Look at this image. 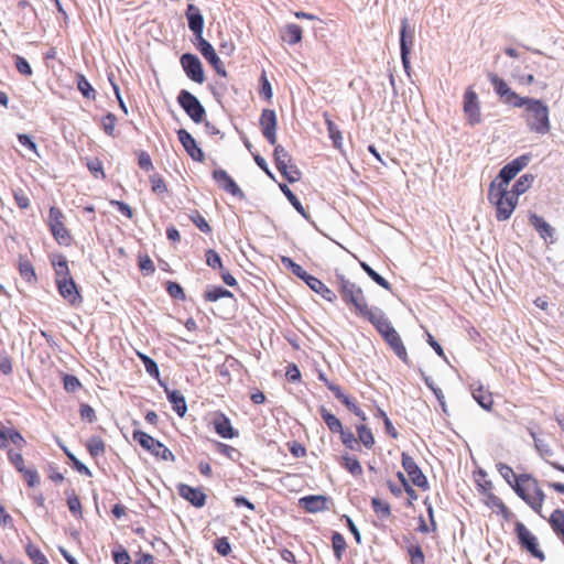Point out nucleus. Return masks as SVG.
<instances>
[{
  "instance_id": "nucleus-45",
  "label": "nucleus",
  "mask_w": 564,
  "mask_h": 564,
  "mask_svg": "<svg viewBox=\"0 0 564 564\" xmlns=\"http://www.w3.org/2000/svg\"><path fill=\"white\" fill-rule=\"evenodd\" d=\"M371 506L373 511L381 518L387 519L391 516L390 505L379 498H372Z\"/></svg>"
},
{
  "instance_id": "nucleus-32",
  "label": "nucleus",
  "mask_w": 564,
  "mask_h": 564,
  "mask_svg": "<svg viewBox=\"0 0 564 564\" xmlns=\"http://www.w3.org/2000/svg\"><path fill=\"white\" fill-rule=\"evenodd\" d=\"M528 432L534 441V447L538 453L550 464L551 462H549L546 458L553 456L551 446L544 440L538 437L536 433L531 427L528 429Z\"/></svg>"
},
{
  "instance_id": "nucleus-5",
  "label": "nucleus",
  "mask_w": 564,
  "mask_h": 564,
  "mask_svg": "<svg viewBox=\"0 0 564 564\" xmlns=\"http://www.w3.org/2000/svg\"><path fill=\"white\" fill-rule=\"evenodd\" d=\"M488 199L496 207L497 219L505 221L511 217L519 198L508 188L500 189L489 186Z\"/></svg>"
},
{
  "instance_id": "nucleus-58",
  "label": "nucleus",
  "mask_w": 564,
  "mask_h": 564,
  "mask_svg": "<svg viewBox=\"0 0 564 564\" xmlns=\"http://www.w3.org/2000/svg\"><path fill=\"white\" fill-rule=\"evenodd\" d=\"M139 268L147 275H150V274L154 273V271H155L154 263H153V261L150 259V257L148 254L139 257Z\"/></svg>"
},
{
  "instance_id": "nucleus-23",
  "label": "nucleus",
  "mask_w": 564,
  "mask_h": 564,
  "mask_svg": "<svg viewBox=\"0 0 564 564\" xmlns=\"http://www.w3.org/2000/svg\"><path fill=\"white\" fill-rule=\"evenodd\" d=\"M58 292L70 305L82 302V296L73 278L59 279L56 281Z\"/></svg>"
},
{
  "instance_id": "nucleus-12",
  "label": "nucleus",
  "mask_w": 564,
  "mask_h": 564,
  "mask_svg": "<svg viewBox=\"0 0 564 564\" xmlns=\"http://www.w3.org/2000/svg\"><path fill=\"white\" fill-rule=\"evenodd\" d=\"M183 70L186 76L197 83L203 84L205 80V74L200 59L192 53H184L180 58Z\"/></svg>"
},
{
  "instance_id": "nucleus-14",
  "label": "nucleus",
  "mask_w": 564,
  "mask_h": 564,
  "mask_svg": "<svg viewBox=\"0 0 564 564\" xmlns=\"http://www.w3.org/2000/svg\"><path fill=\"white\" fill-rule=\"evenodd\" d=\"M402 467L409 475L412 484L423 490L429 489V481L421 468L417 466L413 457L406 453H402Z\"/></svg>"
},
{
  "instance_id": "nucleus-61",
  "label": "nucleus",
  "mask_w": 564,
  "mask_h": 564,
  "mask_svg": "<svg viewBox=\"0 0 564 564\" xmlns=\"http://www.w3.org/2000/svg\"><path fill=\"white\" fill-rule=\"evenodd\" d=\"M10 463L17 468L19 473L24 471V459L20 453H14L12 449L8 452Z\"/></svg>"
},
{
  "instance_id": "nucleus-26",
  "label": "nucleus",
  "mask_w": 564,
  "mask_h": 564,
  "mask_svg": "<svg viewBox=\"0 0 564 564\" xmlns=\"http://www.w3.org/2000/svg\"><path fill=\"white\" fill-rule=\"evenodd\" d=\"M383 339L403 362H409V356L405 346L403 345V341L395 329L388 334Z\"/></svg>"
},
{
  "instance_id": "nucleus-22",
  "label": "nucleus",
  "mask_w": 564,
  "mask_h": 564,
  "mask_svg": "<svg viewBox=\"0 0 564 564\" xmlns=\"http://www.w3.org/2000/svg\"><path fill=\"white\" fill-rule=\"evenodd\" d=\"M177 137L183 148L187 152V154L197 162H203L205 159V154L202 149L197 145L195 139L192 134L185 129H180L177 131Z\"/></svg>"
},
{
  "instance_id": "nucleus-27",
  "label": "nucleus",
  "mask_w": 564,
  "mask_h": 564,
  "mask_svg": "<svg viewBox=\"0 0 564 564\" xmlns=\"http://www.w3.org/2000/svg\"><path fill=\"white\" fill-rule=\"evenodd\" d=\"M529 221L534 227V229L539 232L541 238H543L544 240L551 239L553 241L555 230L541 216H539L536 214H531L529 217Z\"/></svg>"
},
{
  "instance_id": "nucleus-62",
  "label": "nucleus",
  "mask_w": 564,
  "mask_h": 564,
  "mask_svg": "<svg viewBox=\"0 0 564 564\" xmlns=\"http://www.w3.org/2000/svg\"><path fill=\"white\" fill-rule=\"evenodd\" d=\"M215 549L223 556H227L231 552V545H230L228 539L225 536L218 538L215 541Z\"/></svg>"
},
{
  "instance_id": "nucleus-47",
  "label": "nucleus",
  "mask_w": 564,
  "mask_h": 564,
  "mask_svg": "<svg viewBox=\"0 0 564 564\" xmlns=\"http://www.w3.org/2000/svg\"><path fill=\"white\" fill-rule=\"evenodd\" d=\"M77 88L85 98L95 99V90L90 83L83 75L77 76Z\"/></svg>"
},
{
  "instance_id": "nucleus-4",
  "label": "nucleus",
  "mask_w": 564,
  "mask_h": 564,
  "mask_svg": "<svg viewBox=\"0 0 564 564\" xmlns=\"http://www.w3.org/2000/svg\"><path fill=\"white\" fill-rule=\"evenodd\" d=\"M336 278L341 300L347 305L354 306L360 316L364 315L370 307L367 304V300L361 288L346 279L343 274H337Z\"/></svg>"
},
{
  "instance_id": "nucleus-54",
  "label": "nucleus",
  "mask_w": 564,
  "mask_h": 564,
  "mask_svg": "<svg viewBox=\"0 0 564 564\" xmlns=\"http://www.w3.org/2000/svg\"><path fill=\"white\" fill-rule=\"evenodd\" d=\"M341 402L351 411L355 415L359 416L362 421L367 420L366 413L357 405V403L349 397L345 395Z\"/></svg>"
},
{
  "instance_id": "nucleus-43",
  "label": "nucleus",
  "mask_w": 564,
  "mask_h": 564,
  "mask_svg": "<svg viewBox=\"0 0 564 564\" xmlns=\"http://www.w3.org/2000/svg\"><path fill=\"white\" fill-rule=\"evenodd\" d=\"M358 442H361L365 447L371 448L375 445V437L370 429L366 425H357Z\"/></svg>"
},
{
  "instance_id": "nucleus-44",
  "label": "nucleus",
  "mask_w": 564,
  "mask_h": 564,
  "mask_svg": "<svg viewBox=\"0 0 564 564\" xmlns=\"http://www.w3.org/2000/svg\"><path fill=\"white\" fill-rule=\"evenodd\" d=\"M55 269L56 281L59 279L72 278L67 265V260L64 256H59L57 261L53 262Z\"/></svg>"
},
{
  "instance_id": "nucleus-20",
  "label": "nucleus",
  "mask_w": 564,
  "mask_h": 564,
  "mask_svg": "<svg viewBox=\"0 0 564 564\" xmlns=\"http://www.w3.org/2000/svg\"><path fill=\"white\" fill-rule=\"evenodd\" d=\"M186 19L189 30L194 33L196 41L199 42L203 37L204 31V17L198 7L188 4L186 9Z\"/></svg>"
},
{
  "instance_id": "nucleus-64",
  "label": "nucleus",
  "mask_w": 564,
  "mask_h": 564,
  "mask_svg": "<svg viewBox=\"0 0 564 564\" xmlns=\"http://www.w3.org/2000/svg\"><path fill=\"white\" fill-rule=\"evenodd\" d=\"M67 506L74 516H82V505L78 497L73 492L67 498Z\"/></svg>"
},
{
  "instance_id": "nucleus-1",
  "label": "nucleus",
  "mask_w": 564,
  "mask_h": 564,
  "mask_svg": "<svg viewBox=\"0 0 564 564\" xmlns=\"http://www.w3.org/2000/svg\"><path fill=\"white\" fill-rule=\"evenodd\" d=\"M525 108L523 116L528 128L538 133L546 134L551 129L549 107L540 99L523 97L516 108Z\"/></svg>"
},
{
  "instance_id": "nucleus-15",
  "label": "nucleus",
  "mask_w": 564,
  "mask_h": 564,
  "mask_svg": "<svg viewBox=\"0 0 564 564\" xmlns=\"http://www.w3.org/2000/svg\"><path fill=\"white\" fill-rule=\"evenodd\" d=\"M361 316L368 319L383 338L394 329L383 311L378 307L369 308Z\"/></svg>"
},
{
  "instance_id": "nucleus-2",
  "label": "nucleus",
  "mask_w": 564,
  "mask_h": 564,
  "mask_svg": "<svg viewBox=\"0 0 564 564\" xmlns=\"http://www.w3.org/2000/svg\"><path fill=\"white\" fill-rule=\"evenodd\" d=\"M511 487L522 500L541 514L545 495L535 478L528 474H521Z\"/></svg>"
},
{
  "instance_id": "nucleus-28",
  "label": "nucleus",
  "mask_w": 564,
  "mask_h": 564,
  "mask_svg": "<svg viewBox=\"0 0 564 564\" xmlns=\"http://www.w3.org/2000/svg\"><path fill=\"white\" fill-rule=\"evenodd\" d=\"M166 398L169 402L172 404L173 410L177 413L178 416L183 417L187 412V404L185 397L178 390H169L165 389Z\"/></svg>"
},
{
  "instance_id": "nucleus-30",
  "label": "nucleus",
  "mask_w": 564,
  "mask_h": 564,
  "mask_svg": "<svg viewBox=\"0 0 564 564\" xmlns=\"http://www.w3.org/2000/svg\"><path fill=\"white\" fill-rule=\"evenodd\" d=\"M473 398L485 410H490L494 404L491 393L485 390L482 386L473 389Z\"/></svg>"
},
{
  "instance_id": "nucleus-3",
  "label": "nucleus",
  "mask_w": 564,
  "mask_h": 564,
  "mask_svg": "<svg viewBox=\"0 0 564 564\" xmlns=\"http://www.w3.org/2000/svg\"><path fill=\"white\" fill-rule=\"evenodd\" d=\"M281 263L290 270L295 276L303 280L307 286L314 292L318 293L324 300L334 302L337 296L334 291L328 289L319 279L308 274L303 268L295 263L291 258L281 256Z\"/></svg>"
},
{
  "instance_id": "nucleus-11",
  "label": "nucleus",
  "mask_w": 564,
  "mask_h": 564,
  "mask_svg": "<svg viewBox=\"0 0 564 564\" xmlns=\"http://www.w3.org/2000/svg\"><path fill=\"white\" fill-rule=\"evenodd\" d=\"M516 533L523 549L541 562L545 560L544 553L539 549L536 536L533 535L523 523L517 522Z\"/></svg>"
},
{
  "instance_id": "nucleus-21",
  "label": "nucleus",
  "mask_w": 564,
  "mask_h": 564,
  "mask_svg": "<svg viewBox=\"0 0 564 564\" xmlns=\"http://www.w3.org/2000/svg\"><path fill=\"white\" fill-rule=\"evenodd\" d=\"M177 492L180 497L191 502L196 508H203L206 505L207 496L199 488H194L186 484H178Z\"/></svg>"
},
{
  "instance_id": "nucleus-29",
  "label": "nucleus",
  "mask_w": 564,
  "mask_h": 564,
  "mask_svg": "<svg viewBox=\"0 0 564 564\" xmlns=\"http://www.w3.org/2000/svg\"><path fill=\"white\" fill-rule=\"evenodd\" d=\"M301 506L308 512H319L327 509V498L324 496H306L301 498Z\"/></svg>"
},
{
  "instance_id": "nucleus-49",
  "label": "nucleus",
  "mask_w": 564,
  "mask_h": 564,
  "mask_svg": "<svg viewBox=\"0 0 564 564\" xmlns=\"http://www.w3.org/2000/svg\"><path fill=\"white\" fill-rule=\"evenodd\" d=\"M497 467V470L499 471L500 476L510 485L512 486L513 482H516V479L518 478V476H516L513 469L505 464V463H498L496 465Z\"/></svg>"
},
{
  "instance_id": "nucleus-48",
  "label": "nucleus",
  "mask_w": 564,
  "mask_h": 564,
  "mask_svg": "<svg viewBox=\"0 0 564 564\" xmlns=\"http://www.w3.org/2000/svg\"><path fill=\"white\" fill-rule=\"evenodd\" d=\"M344 467L354 476H360L362 474V467L357 458L348 455L343 456Z\"/></svg>"
},
{
  "instance_id": "nucleus-13",
  "label": "nucleus",
  "mask_w": 564,
  "mask_h": 564,
  "mask_svg": "<svg viewBox=\"0 0 564 564\" xmlns=\"http://www.w3.org/2000/svg\"><path fill=\"white\" fill-rule=\"evenodd\" d=\"M488 79L503 104L516 107L519 104V99L523 98L513 91L508 84L495 73H489Z\"/></svg>"
},
{
  "instance_id": "nucleus-53",
  "label": "nucleus",
  "mask_w": 564,
  "mask_h": 564,
  "mask_svg": "<svg viewBox=\"0 0 564 564\" xmlns=\"http://www.w3.org/2000/svg\"><path fill=\"white\" fill-rule=\"evenodd\" d=\"M411 564H425L424 553L419 545H412L408 549Z\"/></svg>"
},
{
  "instance_id": "nucleus-25",
  "label": "nucleus",
  "mask_w": 564,
  "mask_h": 564,
  "mask_svg": "<svg viewBox=\"0 0 564 564\" xmlns=\"http://www.w3.org/2000/svg\"><path fill=\"white\" fill-rule=\"evenodd\" d=\"M414 43V29L410 26L408 18L401 20L400 53H410Z\"/></svg>"
},
{
  "instance_id": "nucleus-56",
  "label": "nucleus",
  "mask_w": 564,
  "mask_h": 564,
  "mask_svg": "<svg viewBox=\"0 0 564 564\" xmlns=\"http://www.w3.org/2000/svg\"><path fill=\"white\" fill-rule=\"evenodd\" d=\"M340 438L343 444L349 449H356L358 445V440L355 437L354 433L350 431L343 430L340 433Z\"/></svg>"
},
{
  "instance_id": "nucleus-39",
  "label": "nucleus",
  "mask_w": 564,
  "mask_h": 564,
  "mask_svg": "<svg viewBox=\"0 0 564 564\" xmlns=\"http://www.w3.org/2000/svg\"><path fill=\"white\" fill-rule=\"evenodd\" d=\"M59 447L63 449L65 455L69 458V460L73 463L74 468L88 477L91 476L90 469L83 464L65 445H63L61 442H58Z\"/></svg>"
},
{
  "instance_id": "nucleus-40",
  "label": "nucleus",
  "mask_w": 564,
  "mask_h": 564,
  "mask_svg": "<svg viewBox=\"0 0 564 564\" xmlns=\"http://www.w3.org/2000/svg\"><path fill=\"white\" fill-rule=\"evenodd\" d=\"M360 267L362 270L368 274V276L375 281L378 285L382 286L383 289L391 291V284L381 276L378 272H376L368 263L360 262Z\"/></svg>"
},
{
  "instance_id": "nucleus-8",
  "label": "nucleus",
  "mask_w": 564,
  "mask_h": 564,
  "mask_svg": "<svg viewBox=\"0 0 564 564\" xmlns=\"http://www.w3.org/2000/svg\"><path fill=\"white\" fill-rule=\"evenodd\" d=\"M274 161L276 169L290 182L295 183L301 178V172L296 165L292 164V158L284 147L274 145Z\"/></svg>"
},
{
  "instance_id": "nucleus-34",
  "label": "nucleus",
  "mask_w": 564,
  "mask_h": 564,
  "mask_svg": "<svg viewBox=\"0 0 564 564\" xmlns=\"http://www.w3.org/2000/svg\"><path fill=\"white\" fill-rule=\"evenodd\" d=\"M283 41L288 42L290 45H295L302 40V29L300 25L290 23L285 26L284 33L282 35Z\"/></svg>"
},
{
  "instance_id": "nucleus-60",
  "label": "nucleus",
  "mask_w": 564,
  "mask_h": 564,
  "mask_svg": "<svg viewBox=\"0 0 564 564\" xmlns=\"http://www.w3.org/2000/svg\"><path fill=\"white\" fill-rule=\"evenodd\" d=\"M15 67L24 76H31L33 73L29 62L20 55H15Z\"/></svg>"
},
{
  "instance_id": "nucleus-10",
  "label": "nucleus",
  "mask_w": 564,
  "mask_h": 564,
  "mask_svg": "<svg viewBox=\"0 0 564 564\" xmlns=\"http://www.w3.org/2000/svg\"><path fill=\"white\" fill-rule=\"evenodd\" d=\"M48 226L51 229V232L54 237V239L59 245H67L70 236L68 234V230L64 226V214L62 210L56 207L52 206L48 212Z\"/></svg>"
},
{
  "instance_id": "nucleus-17",
  "label": "nucleus",
  "mask_w": 564,
  "mask_h": 564,
  "mask_svg": "<svg viewBox=\"0 0 564 564\" xmlns=\"http://www.w3.org/2000/svg\"><path fill=\"white\" fill-rule=\"evenodd\" d=\"M276 115L272 109H263L260 116V126L263 137L272 145H276Z\"/></svg>"
},
{
  "instance_id": "nucleus-6",
  "label": "nucleus",
  "mask_w": 564,
  "mask_h": 564,
  "mask_svg": "<svg viewBox=\"0 0 564 564\" xmlns=\"http://www.w3.org/2000/svg\"><path fill=\"white\" fill-rule=\"evenodd\" d=\"M530 154H523L516 158L499 171L497 177L490 183L489 186H494V188L500 189L508 188L510 182L530 163Z\"/></svg>"
},
{
  "instance_id": "nucleus-16",
  "label": "nucleus",
  "mask_w": 564,
  "mask_h": 564,
  "mask_svg": "<svg viewBox=\"0 0 564 564\" xmlns=\"http://www.w3.org/2000/svg\"><path fill=\"white\" fill-rule=\"evenodd\" d=\"M196 47L204 56V58L213 66V68L218 75L223 77L227 76V72L224 67L223 62L218 57L213 45L207 40L200 39V41L196 43Z\"/></svg>"
},
{
  "instance_id": "nucleus-41",
  "label": "nucleus",
  "mask_w": 564,
  "mask_h": 564,
  "mask_svg": "<svg viewBox=\"0 0 564 564\" xmlns=\"http://www.w3.org/2000/svg\"><path fill=\"white\" fill-rule=\"evenodd\" d=\"M324 116L329 138L333 140L334 147L339 149L341 147L343 140L341 132L339 131L337 126L332 121L327 113H325Z\"/></svg>"
},
{
  "instance_id": "nucleus-9",
  "label": "nucleus",
  "mask_w": 564,
  "mask_h": 564,
  "mask_svg": "<svg viewBox=\"0 0 564 564\" xmlns=\"http://www.w3.org/2000/svg\"><path fill=\"white\" fill-rule=\"evenodd\" d=\"M177 102L195 123L203 121L206 113L205 108L192 93L186 89H182L178 93Z\"/></svg>"
},
{
  "instance_id": "nucleus-18",
  "label": "nucleus",
  "mask_w": 564,
  "mask_h": 564,
  "mask_svg": "<svg viewBox=\"0 0 564 564\" xmlns=\"http://www.w3.org/2000/svg\"><path fill=\"white\" fill-rule=\"evenodd\" d=\"M464 111L470 124L480 122V107L477 94L468 88L464 94Z\"/></svg>"
},
{
  "instance_id": "nucleus-7",
  "label": "nucleus",
  "mask_w": 564,
  "mask_h": 564,
  "mask_svg": "<svg viewBox=\"0 0 564 564\" xmlns=\"http://www.w3.org/2000/svg\"><path fill=\"white\" fill-rule=\"evenodd\" d=\"M132 438L134 442H137L141 447L150 452L152 455H154L158 458H161L163 460H175L174 454L160 441L155 440L148 433L135 430L132 433Z\"/></svg>"
},
{
  "instance_id": "nucleus-36",
  "label": "nucleus",
  "mask_w": 564,
  "mask_h": 564,
  "mask_svg": "<svg viewBox=\"0 0 564 564\" xmlns=\"http://www.w3.org/2000/svg\"><path fill=\"white\" fill-rule=\"evenodd\" d=\"M280 189L285 195L291 205L296 209V212L301 214L305 219H308V215L305 212V208L299 198L294 195V193L289 188V186L286 184H280Z\"/></svg>"
},
{
  "instance_id": "nucleus-55",
  "label": "nucleus",
  "mask_w": 564,
  "mask_h": 564,
  "mask_svg": "<svg viewBox=\"0 0 564 564\" xmlns=\"http://www.w3.org/2000/svg\"><path fill=\"white\" fill-rule=\"evenodd\" d=\"M116 122H117V118L111 112L107 113L102 118L101 123H102V129H104L106 134L113 135Z\"/></svg>"
},
{
  "instance_id": "nucleus-33",
  "label": "nucleus",
  "mask_w": 564,
  "mask_h": 564,
  "mask_svg": "<svg viewBox=\"0 0 564 564\" xmlns=\"http://www.w3.org/2000/svg\"><path fill=\"white\" fill-rule=\"evenodd\" d=\"M534 176L532 174H523L516 181L510 191L519 198L532 186Z\"/></svg>"
},
{
  "instance_id": "nucleus-38",
  "label": "nucleus",
  "mask_w": 564,
  "mask_h": 564,
  "mask_svg": "<svg viewBox=\"0 0 564 564\" xmlns=\"http://www.w3.org/2000/svg\"><path fill=\"white\" fill-rule=\"evenodd\" d=\"M223 297H234V294L224 289L223 286H214L204 293V300L206 302H216Z\"/></svg>"
},
{
  "instance_id": "nucleus-24",
  "label": "nucleus",
  "mask_w": 564,
  "mask_h": 564,
  "mask_svg": "<svg viewBox=\"0 0 564 564\" xmlns=\"http://www.w3.org/2000/svg\"><path fill=\"white\" fill-rule=\"evenodd\" d=\"M213 424L216 433L223 438H234L238 432L232 427L230 420L221 412L215 413Z\"/></svg>"
},
{
  "instance_id": "nucleus-37",
  "label": "nucleus",
  "mask_w": 564,
  "mask_h": 564,
  "mask_svg": "<svg viewBox=\"0 0 564 564\" xmlns=\"http://www.w3.org/2000/svg\"><path fill=\"white\" fill-rule=\"evenodd\" d=\"M87 449L94 458L102 456L106 451L104 440L100 436H91L87 442Z\"/></svg>"
},
{
  "instance_id": "nucleus-59",
  "label": "nucleus",
  "mask_w": 564,
  "mask_h": 564,
  "mask_svg": "<svg viewBox=\"0 0 564 564\" xmlns=\"http://www.w3.org/2000/svg\"><path fill=\"white\" fill-rule=\"evenodd\" d=\"M166 291L169 295L173 299L184 300L185 293L182 286L176 282H167Z\"/></svg>"
},
{
  "instance_id": "nucleus-50",
  "label": "nucleus",
  "mask_w": 564,
  "mask_h": 564,
  "mask_svg": "<svg viewBox=\"0 0 564 564\" xmlns=\"http://www.w3.org/2000/svg\"><path fill=\"white\" fill-rule=\"evenodd\" d=\"M189 219L195 224V226L203 232L208 234L212 231V227L207 223V220L199 214V212L194 210L189 215Z\"/></svg>"
},
{
  "instance_id": "nucleus-46",
  "label": "nucleus",
  "mask_w": 564,
  "mask_h": 564,
  "mask_svg": "<svg viewBox=\"0 0 564 564\" xmlns=\"http://www.w3.org/2000/svg\"><path fill=\"white\" fill-rule=\"evenodd\" d=\"M332 544H333V550H334V554H335L336 558L338 561H340L341 556H343V552L345 551V549L347 546L345 538L340 533L335 532L332 536Z\"/></svg>"
},
{
  "instance_id": "nucleus-63",
  "label": "nucleus",
  "mask_w": 564,
  "mask_h": 564,
  "mask_svg": "<svg viewBox=\"0 0 564 564\" xmlns=\"http://www.w3.org/2000/svg\"><path fill=\"white\" fill-rule=\"evenodd\" d=\"M87 167L89 170V172L95 176V177H101V178H105L106 175H105V172H104V169H102V163L100 160L98 159H95L93 161H89L87 163Z\"/></svg>"
},
{
  "instance_id": "nucleus-42",
  "label": "nucleus",
  "mask_w": 564,
  "mask_h": 564,
  "mask_svg": "<svg viewBox=\"0 0 564 564\" xmlns=\"http://www.w3.org/2000/svg\"><path fill=\"white\" fill-rule=\"evenodd\" d=\"M25 552L33 564H48L46 556L42 553V551L32 544L31 542L26 544Z\"/></svg>"
},
{
  "instance_id": "nucleus-19",
  "label": "nucleus",
  "mask_w": 564,
  "mask_h": 564,
  "mask_svg": "<svg viewBox=\"0 0 564 564\" xmlns=\"http://www.w3.org/2000/svg\"><path fill=\"white\" fill-rule=\"evenodd\" d=\"M213 178L227 193L241 199L245 198V193L225 170H215L213 172Z\"/></svg>"
},
{
  "instance_id": "nucleus-57",
  "label": "nucleus",
  "mask_w": 564,
  "mask_h": 564,
  "mask_svg": "<svg viewBox=\"0 0 564 564\" xmlns=\"http://www.w3.org/2000/svg\"><path fill=\"white\" fill-rule=\"evenodd\" d=\"M63 383H64V389L67 392H75L82 387V383L78 380V378L73 375L64 376Z\"/></svg>"
},
{
  "instance_id": "nucleus-31",
  "label": "nucleus",
  "mask_w": 564,
  "mask_h": 564,
  "mask_svg": "<svg viewBox=\"0 0 564 564\" xmlns=\"http://www.w3.org/2000/svg\"><path fill=\"white\" fill-rule=\"evenodd\" d=\"M319 413L330 432L340 433L344 430L340 420L330 413L326 408L321 406Z\"/></svg>"
},
{
  "instance_id": "nucleus-35",
  "label": "nucleus",
  "mask_w": 564,
  "mask_h": 564,
  "mask_svg": "<svg viewBox=\"0 0 564 564\" xmlns=\"http://www.w3.org/2000/svg\"><path fill=\"white\" fill-rule=\"evenodd\" d=\"M549 523L557 536L564 534V510L555 509L549 519Z\"/></svg>"
},
{
  "instance_id": "nucleus-52",
  "label": "nucleus",
  "mask_w": 564,
  "mask_h": 564,
  "mask_svg": "<svg viewBox=\"0 0 564 564\" xmlns=\"http://www.w3.org/2000/svg\"><path fill=\"white\" fill-rule=\"evenodd\" d=\"M206 263L212 269H224L220 256L213 249L206 251Z\"/></svg>"
},
{
  "instance_id": "nucleus-51",
  "label": "nucleus",
  "mask_w": 564,
  "mask_h": 564,
  "mask_svg": "<svg viewBox=\"0 0 564 564\" xmlns=\"http://www.w3.org/2000/svg\"><path fill=\"white\" fill-rule=\"evenodd\" d=\"M19 271L21 276L28 282H32L36 280L35 271L31 262L23 261L20 262Z\"/></svg>"
}]
</instances>
